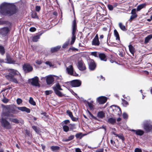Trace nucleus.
Returning a JSON list of instances; mask_svg holds the SVG:
<instances>
[{
    "label": "nucleus",
    "mask_w": 152,
    "mask_h": 152,
    "mask_svg": "<svg viewBox=\"0 0 152 152\" xmlns=\"http://www.w3.org/2000/svg\"><path fill=\"white\" fill-rule=\"evenodd\" d=\"M16 10L10 4L3 2L0 5V14L4 15L11 16L15 14Z\"/></svg>",
    "instance_id": "obj_1"
},
{
    "label": "nucleus",
    "mask_w": 152,
    "mask_h": 152,
    "mask_svg": "<svg viewBox=\"0 0 152 152\" xmlns=\"http://www.w3.org/2000/svg\"><path fill=\"white\" fill-rule=\"evenodd\" d=\"M8 111L13 114H17L19 111L18 110L23 112H26L27 113H30V110L25 107H17L15 105H11L7 107Z\"/></svg>",
    "instance_id": "obj_2"
},
{
    "label": "nucleus",
    "mask_w": 152,
    "mask_h": 152,
    "mask_svg": "<svg viewBox=\"0 0 152 152\" xmlns=\"http://www.w3.org/2000/svg\"><path fill=\"white\" fill-rule=\"evenodd\" d=\"M77 29V24L76 21V19L75 18L72 22V40L70 44L71 45H72L75 41L76 39V31Z\"/></svg>",
    "instance_id": "obj_3"
},
{
    "label": "nucleus",
    "mask_w": 152,
    "mask_h": 152,
    "mask_svg": "<svg viewBox=\"0 0 152 152\" xmlns=\"http://www.w3.org/2000/svg\"><path fill=\"white\" fill-rule=\"evenodd\" d=\"M143 128L147 132H150L152 129V122L150 120L143 122Z\"/></svg>",
    "instance_id": "obj_4"
},
{
    "label": "nucleus",
    "mask_w": 152,
    "mask_h": 152,
    "mask_svg": "<svg viewBox=\"0 0 152 152\" xmlns=\"http://www.w3.org/2000/svg\"><path fill=\"white\" fill-rule=\"evenodd\" d=\"M0 122L1 126L4 129H11L12 126L10 122L8 121L6 119L2 118L1 119Z\"/></svg>",
    "instance_id": "obj_5"
},
{
    "label": "nucleus",
    "mask_w": 152,
    "mask_h": 152,
    "mask_svg": "<svg viewBox=\"0 0 152 152\" xmlns=\"http://www.w3.org/2000/svg\"><path fill=\"white\" fill-rule=\"evenodd\" d=\"M8 71L9 72V74H10L13 76H18L17 79L18 80H21L22 77L21 75L17 71L12 69H8Z\"/></svg>",
    "instance_id": "obj_6"
},
{
    "label": "nucleus",
    "mask_w": 152,
    "mask_h": 152,
    "mask_svg": "<svg viewBox=\"0 0 152 152\" xmlns=\"http://www.w3.org/2000/svg\"><path fill=\"white\" fill-rule=\"evenodd\" d=\"M16 76V77L15 78L14 77V76H12L10 74H8V75L6 76V77L7 79L12 82L16 83H18V81L21 80H18L17 79L18 76Z\"/></svg>",
    "instance_id": "obj_7"
},
{
    "label": "nucleus",
    "mask_w": 152,
    "mask_h": 152,
    "mask_svg": "<svg viewBox=\"0 0 152 152\" xmlns=\"http://www.w3.org/2000/svg\"><path fill=\"white\" fill-rule=\"evenodd\" d=\"M107 100V98L104 96H100L96 99V102L99 104H103Z\"/></svg>",
    "instance_id": "obj_8"
},
{
    "label": "nucleus",
    "mask_w": 152,
    "mask_h": 152,
    "mask_svg": "<svg viewBox=\"0 0 152 152\" xmlns=\"http://www.w3.org/2000/svg\"><path fill=\"white\" fill-rule=\"evenodd\" d=\"M66 70L68 73L71 75L75 76L78 75V74H77L75 72H74L72 66L71 65L67 67Z\"/></svg>",
    "instance_id": "obj_9"
},
{
    "label": "nucleus",
    "mask_w": 152,
    "mask_h": 152,
    "mask_svg": "<svg viewBox=\"0 0 152 152\" xmlns=\"http://www.w3.org/2000/svg\"><path fill=\"white\" fill-rule=\"evenodd\" d=\"M23 69L25 72H28L31 71L33 68L29 64H25L23 66Z\"/></svg>",
    "instance_id": "obj_10"
},
{
    "label": "nucleus",
    "mask_w": 152,
    "mask_h": 152,
    "mask_svg": "<svg viewBox=\"0 0 152 152\" xmlns=\"http://www.w3.org/2000/svg\"><path fill=\"white\" fill-rule=\"evenodd\" d=\"M81 81L78 80H75L71 82V86L73 87H77L80 86L81 85Z\"/></svg>",
    "instance_id": "obj_11"
},
{
    "label": "nucleus",
    "mask_w": 152,
    "mask_h": 152,
    "mask_svg": "<svg viewBox=\"0 0 152 152\" xmlns=\"http://www.w3.org/2000/svg\"><path fill=\"white\" fill-rule=\"evenodd\" d=\"M30 80H31V83L32 85L36 86H39V78L38 77H35Z\"/></svg>",
    "instance_id": "obj_12"
},
{
    "label": "nucleus",
    "mask_w": 152,
    "mask_h": 152,
    "mask_svg": "<svg viewBox=\"0 0 152 152\" xmlns=\"http://www.w3.org/2000/svg\"><path fill=\"white\" fill-rule=\"evenodd\" d=\"M89 68L91 70H94L96 68V65L93 60H91L88 61Z\"/></svg>",
    "instance_id": "obj_13"
},
{
    "label": "nucleus",
    "mask_w": 152,
    "mask_h": 152,
    "mask_svg": "<svg viewBox=\"0 0 152 152\" xmlns=\"http://www.w3.org/2000/svg\"><path fill=\"white\" fill-rule=\"evenodd\" d=\"M100 44V42L99 40L98 35L96 34L92 41V45H93L96 46L99 45Z\"/></svg>",
    "instance_id": "obj_14"
},
{
    "label": "nucleus",
    "mask_w": 152,
    "mask_h": 152,
    "mask_svg": "<svg viewBox=\"0 0 152 152\" xmlns=\"http://www.w3.org/2000/svg\"><path fill=\"white\" fill-rule=\"evenodd\" d=\"M10 29L7 27H4L0 28V34L3 35H6L9 31Z\"/></svg>",
    "instance_id": "obj_15"
},
{
    "label": "nucleus",
    "mask_w": 152,
    "mask_h": 152,
    "mask_svg": "<svg viewBox=\"0 0 152 152\" xmlns=\"http://www.w3.org/2000/svg\"><path fill=\"white\" fill-rule=\"evenodd\" d=\"M78 67L79 69L81 71L84 70L86 69L85 64L82 61L78 62Z\"/></svg>",
    "instance_id": "obj_16"
},
{
    "label": "nucleus",
    "mask_w": 152,
    "mask_h": 152,
    "mask_svg": "<svg viewBox=\"0 0 152 152\" xmlns=\"http://www.w3.org/2000/svg\"><path fill=\"white\" fill-rule=\"evenodd\" d=\"M46 81L48 84H52L54 81V78L52 75H50L47 77Z\"/></svg>",
    "instance_id": "obj_17"
},
{
    "label": "nucleus",
    "mask_w": 152,
    "mask_h": 152,
    "mask_svg": "<svg viewBox=\"0 0 152 152\" xmlns=\"http://www.w3.org/2000/svg\"><path fill=\"white\" fill-rule=\"evenodd\" d=\"M131 131L133 132H135V134L141 136L144 133V132L141 129H137L135 130L134 129H131L130 130Z\"/></svg>",
    "instance_id": "obj_18"
},
{
    "label": "nucleus",
    "mask_w": 152,
    "mask_h": 152,
    "mask_svg": "<svg viewBox=\"0 0 152 152\" xmlns=\"http://www.w3.org/2000/svg\"><path fill=\"white\" fill-rule=\"evenodd\" d=\"M99 57L101 61H106L107 58L105 55L103 53H99Z\"/></svg>",
    "instance_id": "obj_19"
},
{
    "label": "nucleus",
    "mask_w": 152,
    "mask_h": 152,
    "mask_svg": "<svg viewBox=\"0 0 152 152\" xmlns=\"http://www.w3.org/2000/svg\"><path fill=\"white\" fill-rule=\"evenodd\" d=\"M7 63L9 64H15V61L13 60L9 55H7Z\"/></svg>",
    "instance_id": "obj_20"
},
{
    "label": "nucleus",
    "mask_w": 152,
    "mask_h": 152,
    "mask_svg": "<svg viewBox=\"0 0 152 152\" xmlns=\"http://www.w3.org/2000/svg\"><path fill=\"white\" fill-rule=\"evenodd\" d=\"M3 24H6L10 26L11 24L8 21L4 20L3 18H0V25Z\"/></svg>",
    "instance_id": "obj_21"
},
{
    "label": "nucleus",
    "mask_w": 152,
    "mask_h": 152,
    "mask_svg": "<svg viewBox=\"0 0 152 152\" xmlns=\"http://www.w3.org/2000/svg\"><path fill=\"white\" fill-rule=\"evenodd\" d=\"M128 47L130 52L132 55V56H134V54L135 52V48L132 45H129Z\"/></svg>",
    "instance_id": "obj_22"
},
{
    "label": "nucleus",
    "mask_w": 152,
    "mask_h": 152,
    "mask_svg": "<svg viewBox=\"0 0 152 152\" xmlns=\"http://www.w3.org/2000/svg\"><path fill=\"white\" fill-rule=\"evenodd\" d=\"M116 119L115 118H110L107 120V122L112 124H114L116 123Z\"/></svg>",
    "instance_id": "obj_23"
},
{
    "label": "nucleus",
    "mask_w": 152,
    "mask_h": 152,
    "mask_svg": "<svg viewBox=\"0 0 152 152\" xmlns=\"http://www.w3.org/2000/svg\"><path fill=\"white\" fill-rule=\"evenodd\" d=\"M114 35L115 37H116V40H118V43H119L120 41V37L118 32L116 29L114 30Z\"/></svg>",
    "instance_id": "obj_24"
},
{
    "label": "nucleus",
    "mask_w": 152,
    "mask_h": 152,
    "mask_svg": "<svg viewBox=\"0 0 152 152\" xmlns=\"http://www.w3.org/2000/svg\"><path fill=\"white\" fill-rule=\"evenodd\" d=\"M114 35L115 37H116V40H118V43H119L120 41V37L118 32L116 29L114 30Z\"/></svg>",
    "instance_id": "obj_25"
},
{
    "label": "nucleus",
    "mask_w": 152,
    "mask_h": 152,
    "mask_svg": "<svg viewBox=\"0 0 152 152\" xmlns=\"http://www.w3.org/2000/svg\"><path fill=\"white\" fill-rule=\"evenodd\" d=\"M60 46H58L56 47L52 48L51 49V51L52 53H53L58 51L61 48Z\"/></svg>",
    "instance_id": "obj_26"
},
{
    "label": "nucleus",
    "mask_w": 152,
    "mask_h": 152,
    "mask_svg": "<svg viewBox=\"0 0 152 152\" xmlns=\"http://www.w3.org/2000/svg\"><path fill=\"white\" fill-rule=\"evenodd\" d=\"M41 34H39L36 35L34 36L33 37L32 40L34 42H36L40 38V36Z\"/></svg>",
    "instance_id": "obj_27"
},
{
    "label": "nucleus",
    "mask_w": 152,
    "mask_h": 152,
    "mask_svg": "<svg viewBox=\"0 0 152 152\" xmlns=\"http://www.w3.org/2000/svg\"><path fill=\"white\" fill-rule=\"evenodd\" d=\"M93 101H91L90 102H87V104L89 107V108L91 110H94V106L93 104Z\"/></svg>",
    "instance_id": "obj_28"
},
{
    "label": "nucleus",
    "mask_w": 152,
    "mask_h": 152,
    "mask_svg": "<svg viewBox=\"0 0 152 152\" xmlns=\"http://www.w3.org/2000/svg\"><path fill=\"white\" fill-rule=\"evenodd\" d=\"M146 6L145 3H143L141 4L138 6L137 8V11H139L143 8L145 7Z\"/></svg>",
    "instance_id": "obj_29"
},
{
    "label": "nucleus",
    "mask_w": 152,
    "mask_h": 152,
    "mask_svg": "<svg viewBox=\"0 0 152 152\" xmlns=\"http://www.w3.org/2000/svg\"><path fill=\"white\" fill-rule=\"evenodd\" d=\"M74 138V136L73 135H71L67 139H64L62 140L63 142H68L72 140H73Z\"/></svg>",
    "instance_id": "obj_30"
},
{
    "label": "nucleus",
    "mask_w": 152,
    "mask_h": 152,
    "mask_svg": "<svg viewBox=\"0 0 152 152\" xmlns=\"http://www.w3.org/2000/svg\"><path fill=\"white\" fill-rule=\"evenodd\" d=\"M85 135V134H83L82 133L80 132L76 134L75 136L77 138H80L81 139Z\"/></svg>",
    "instance_id": "obj_31"
},
{
    "label": "nucleus",
    "mask_w": 152,
    "mask_h": 152,
    "mask_svg": "<svg viewBox=\"0 0 152 152\" xmlns=\"http://www.w3.org/2000/svg\"><path fill=\"white\" fill-rule=\"evenodd\" d=\"M122 100V104L123 106L125 107H127L129 104L128 102L123 99H121Z\"/></svg>",
    "instance_id": "obj_32"
},
{
    "label": "nucleus",
    "mask_w": 152,
    "mask_h": 152,
    "mask_svg": "<svg viewBox=\"0 0 152 152\" xmlns=\"http://www.w3.org/2000/svg\"><path fill=\"white\" fill-rule=\"evenodd\" d=\"M9 119L12 122L15 123H19V121L17 118H9Z\"/></svg>",
    "instance_id": "obj_33"
},
{
    "label": "nucleus",
    "mask_w": 152,
    "mask_h": 152,
    "mask_svg": "<svg viewBox=\"0 0 152 152\" xmlns=\"http://www.w3.org/2000/svg\"><path fill=\"white\" fill-rule=\"evenodd\" d=\"M152 38V34H150L147 36L145 39V43H148L149 40Z\"/></svg>",
    "instance_id": "obj_34"
},
{
    "label": "nucleus",
    "mask_w": 152,
    "mask_h": 152,
    "mask_svg": "<svg viewBox=\"0 0 152 152\" xmlns=\"http://www.w3.org/2000/svg\"><path fill=\"white\" fill-rule=\"evenodd\" d=\"M97 116L98 117L102 118L104 117V114L103 111H100L98 113Z\"/></svg>",
    "instance_id": "obj_35"
},
{
    "label": "nucleus",
    "mask_w": 152,
    "mask_h": 152,
    "mask_svg": "<svg viewBox=\"0 0 152 152\" xmlns=\"http://www.w3.org/2000/svg\"><path fill=\"white\" fill-rule=\"evenodd\" d=\"M32 128L37 133L39 134L40 133V130H39V129L37 126H32Z\"/></svg>",
    "instance_id": "obj_36"
},
{
    "label": "nucleus",
    "mask_w": 152,
    "mask_h": 152,
    "mask_svg": "<svg viewBox=\"0 0 152 152\" xmlns=\"http://www.w3.org/2000/svg\"><path fill=\"white\" fill-rule=\"evenodd\" d=\"M119 26L121 29L123 31H126V29L125 26L123 25L121 23H119Z\"/></svg>",
    "instance_id": "obj_37"
},
{
    "label": "nucleus",
    "mask_w": 152,
    "mask_h": 152,
    "mask_svg": "<svg viewBox=\"0 0 152 152\" xmlns=\"http://www.w3.org/2000/svg\"><path fill=\"white\" fill-rule=\"evenodd\" d=\"M29 102L31 105L35 106L36 105L35 102L33 98L32 97H30L29 101Z\"/></svg>",
    "instance_id": "obj_38"
},
{
    "label": "nucleus",
    "mask_w": 152,
    "mask_h": 152,
    "mask_svg": "<svg viewBox=\"0 0 152 152\" xmlns=\"http://www.w3.org/2000/svg\"><path fill=\"white\" fill-rule=\"evenodd\" d=\"M51 149L53 151H56L59 149V147L58 146H52Z\"/></svg>",
    "instance_id": "obj_39"
},
{
    "label": "nucleus",
    "mask_w": 152,
    "mask_h": 152,
    "mask_svg": "<svg viewBox=\"0 0 152 152\" xmlns=\"http://www.w3.org/2000/svg\"><path fill=\"white\" fill-rule=\"evenodd\" d=\"M99 54V53L96 52H91L90 53L91 55L94 56L95 57H98Z\"/></svg>",
    "instance_id": "obj_40"
},
{
    "label": "nucleus",
    "mask_w": 152,
    "mask_h": 152,
    "mask_svg": "<svg viewBox=\"0 0 152 152\" xmlns=\"http://www.w3.org/2000/svg\"><path fill=\"white\" fill-rule=\"evenodd\" d=\"M54 92L58 96H63L62 94L58 90H56V89H54Z\"/></svg>",
    "instance_id": "obj_41"
},
{
    "label": "nucleus",
    "mask_w": 152,
    "mask_h": 152,
    "mask_svg": "<svg viewBox=\"0 0 152 152\" xmlns=\"http://www.w3.org/2000/svg\"><path fill=\"white\" fill-rule=\"evenodd\" d=\"M63 129L64 131L66 132H68L69 129V127L66 125L63 126Z\"/></svg>",
    "instance_id": "obj_42"
},
{
    "label": "nucleus",
    "mask_w": 152,
    "mask_h": 152,
    "mask_svg": "<svg viewBox=\"0 0 152 152\" xmlns=\"http://www.w3.org/2000/svg\"><path fill=\"white\" fill-rule=\"evenodd\" d=\"M53 89L54 91V89H56V90H61L62 89L61 88L59 84H56V86L54 87H53Z\"/></svg>",
    "instance_id": "obj_43"
},
{
    "label": "nucleus",
    "mask_w": 152,
    "mask_h": 152,
    "mask_svg": "<svg viewBox=\"0 0 152 152\" xmlns=\"http://www.w3.org/2000/svg\"><path fill=\"white\" fill-rule=\"evenodd\" d=\"M5 50L4 47L1 45H0V53L2 55L5 53Z\"/></svg>",
    "instance_id": "obj_44"
},
{
    "label": "nucleus",
    "mask_w": 152,
    "mask_h": 152,
    "mask_svg": "<svg viewBox=\"0 0 152 152\" xmlns=\"http://www.w3.org/2000/svg\"><path fill=\"white\" fill-rule=\"evenodd\" d=\"M114 107H115V110L118 111V115L121 114V110L120 108L119 107L117 106H115Z\"/></svg>",
    "instance_id": "obj_45"
},
{
    "label": "nucleus",
    "mask_w": 152,
    "mask_h": 152,
    "mask_svg": "<svg viewBox=\"0 0 152 152\" xmlns=\"http://www.w3.org/2000/svg\"><path fill=\"white\" fill-rule=\"evenodd\" d=\"M66 112V113H67V114H68V115H69V117L70 118H71V117H72V116H73L72 112H71L69 110H67Z\"/></svg>",
    "instance_id": "obj_46"
},
{
    "label": "nucleus",
    "mask_w": 152,
    "mask_h": 152,
    "mask_svg": "<svg viewBox=\"0 0 152 152\" xmlns=\"http://www.w3.org/2000/svg\"><path fill=\"white\" fill-rule=\"evenodd\" d=\"M97 77L100 80L104 81L105 80L104 77L101 75L98 76Z\"/></svg>",
    "instance_id": "obj_47"
},
{
    "label": "nucleus",
    "mask_w": 152,
    "mask_h": 152,
    "mask_svg": "<svg viewBox=\"0 0 152 152\" xmlns=\"http://www.w3.org/2000/svg\"><path fill=\"white\" fill-rule=\"evenodd\" d=\"M122 116H123V118L124 119L127 118L128 117V115L127 114L125 113H124L123 114Z\"/></svg>",
    "instance_id": "obj_48"
},
{
    "label": "nucleus",
    "mask_w": 152,
    "mask_h": 152,
    "mask_svg": "<svg viewBox=\"0 0 152 152\" xmlns=\"http://www.w3.org/2000/svg\"><path fill=\"white\" fill-rule=\"evenodd\" d=\"M22 102V100L20 98H18L17 99V102L18 104H20Z\"/></svg>",
    "instance_id": "obj_49"
},
{
    "label": "nucleus",
    "mask_w": 152,
    "mask_h": 152,
    "mask_svg": "<svg viewBox=\"0 0 152 152\" xmlns=\"http://www.w3.org/2000/svg\"><path fill=\"white\" fill-rule=\"evenodd\" d=\"M69 44V42H65L62 45L63 48H66L68 46Z\"/></svg>",
    "instance_id": "obj_50"
},
{
    "label": "nucleus",
    "mask_w": 152,
    "mask_h": 152,
    "mask_svg": "<svg viewBox=\"0 0 152 152\" xmlns=\"http://www.w3.org/2000/svg\"><path fill=\"white\" fill-rule=\"evenodd\" d=\"M45 63L47 65H48L50 66H53V64L50 62L48 61H46Z\"/></svg>",
    "instance_id": "obj_51"
},
{
    "label": "nucleus",
    "mask_w": 152,
    "mask_h": 152,
    "mask_svg": "<svg viewBox=\"0 0 152 152\" xmlns=\"http://www.w3.org/2000/svg\"><path fill=\"white\" fill-rule=\"evenodd\" d=\"M107 7H108L109 9L110 10H113V5H110V4H109V5H108Z\"/></svg>",
    "instance_id": "obj_52"
},
{
    "label": "nucleus",
    "mask_w": 152,
    "mask_h": 152,
    "mask_svg": "<svg viewBox=\"0 0 152 152\" xmlns=\"http://www.w3.org/2000/svg\"><path fill=\"white\" fill-rule=\"evenodd\" d=\"M52 91L51 90L46 91H45V94L47 95L51 94L52 93Z\"/></svg>",
    "instance_id": "obj_53"
},
{
    "label": "nucleus",
    "mask_w": 152,
    "mask_h": 152,
    "mask_svg": "<svg viewBox=\"0 0 152 152\" xmlns=\"http://www.w3.org/2000/svg\"><path fill=\"white\" fill-rule=\"evenodd\" d=\"M53 76L56 77V79L58 80V81H61L62 78L61 76L58 77L56 75H53Z\"/></svg>",
    "instance_id": "obj_54"
},
{
    "label": "nucleus",
    "mask_w": 152,
    "mask_h": 152,
    "mask_svg": "<svg viewBox=\"0 0 152 152\" xmlns=\"http://www.w3.org/2000/svg\"><path fill=\"white\" fill-rule=\"evenodd\" d=\"M134 151V152H142L141 149L138 148H136Z\"/></svg>",
    "instance_id": "obj_55"
},
{
    "label": "nucleus",
    "mask_w": 152,
    "mask_h": 152,
    "mask_svg": "<svg viewBox=\"0 0 152 152\" xmlns=\"http://www.w3.org/2000/svg\"><path fill=\"white\" fill-rule=\"evenodd\" d=\"M71 118L72 121H77L78 120V118L74 117L73 116L71 117Z\"/></svg>",
    "instance_id": "obj_56"
},
{
    "label": "nucleus",
    "mask_w": 152,
    "mask_h": 152,
    "mask_svg": "<svg viewBox=\"0 0 152 152\" xmlns=\"http://www.w3.org/2000/svg\"><path fill=\"white\" fill-rule=\"evenodd\" d=\"M36 63L40 65L42 63V61L41 60L39 59L36 61Z\"/></svg>",
    "instance_id": "obj_57"
},
{
    "label": "nucleus",
    "mask_w": 152,
    "mask_h": 152,
    "mask_svg": "<svg viewBox=\"0 0 152 152\" xmlns=\"http://www.w3.org/2000/svg\"><path fill=\"white\" fill-rule=\"evenodd\" d=\"M136 9H134L132 10L131 13L132 15H136Z\"/></svg>",
    "instance_id": "obj_58"
},
{
    "label": "nucleus",
    "mask_w": 152,
    "mask_h": 152,
    "mask_svg": "<svg viewBox=\"0 0 152 152\" xmlns=\"http://www.w3.org/2000/svg\"><path fill=\"white\" fill-rule=\"evenodd\" d=\"M96 152H104V149L103 148H99L97 150Z\"/></svg>",
    "instance_id": "obj_59"
},
{
    "label": "nucleus",
    "mask_w": 152,
    "mask_h": 152,
    "mask_svg": "<svg viewBox=\"0 0 152 152\" xmlns=\"http://www.w3.org/2000/svg\"><path fill=\"white\" fill-rule=\"evenodd\" d=\"M137 17V15H132L131 16L130 19L132 20L134 18H136Z\"/></svg>",
    "instance_id": "obj_60"
},
{
    "label": "nucleus",
    "mask_w": 152,
    "mask_h": 152,
    "mask_svg": "<svg viewBox=\"0 0 152 152\" xmlns=\"http://www.w3.org/2000/svg\"><path fill=\"white\" fill-rule=\"evenodd\" d=\"M29 30L30 31L33 32L35 31L36 30V29L34 27H31L30 28Z\"/></svg>",
    "instance_id": "obj_61"
},
{
    "label": "nucleus",
    "mask_w": 152,
    "mask_h": 152,
    "mask_svg": "<svg viewBox=\"0 0 152 152\" xmlns=\"http://www.w3.org/2000/svg\"><path fill=\"white\" fill-rule=\"evenodd\" d=\"M119 138L121 139L122 141H124V136L122 135H119L118 137Z\"/></svg>",
    "instance_id": "obj_62"
},
{
    "label": "nucleus",
    "mask_w": 152,
    "mask_h": 152,
    "mask_svg": "<svg viewBox=\"0 0 152 152\" xmlns=\"http://www.w3.org/2000/svg\"><path fill=\"white\" fill-rule=\"evenodd\" d=\"M69 121L68 120H65L63 121V123L66 125L68 123H69Z\"/></svg>",
    "instance_id": "obj_63"
},
{
    "label": "nucleus",
    "mask_w": 152,
    "mask_h": 152,
    "mask_svg": "<svg viewBox=\"0 0 152 152\" xmlns=\"http://www.w3.org/2000/svg\"><path fill=\"white\" fill-rule=\"evenodd\" d=\"M8 99L6 98H4L2 100L3 102L4 103H7L8 102Z\"/></svg>",
    "instance_id": "obj_64"
}]
</instances>
